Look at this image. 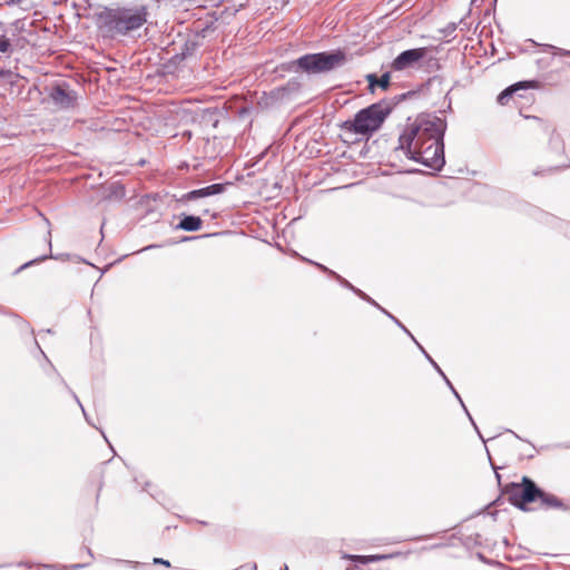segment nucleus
I'll use <instances>...</instances> for the list:
<instances>
[{
  "label": "nucleus",
  "instance_id": "17",
  "mask_svg": "<svg viewBox=\"0 0 570 570\" xmlns=\"http://www.w3.org/2000/svg\"><path fill=\"white\" fill-rule=\"evenodd\" d=\"M383 313L389 316L391 320H393L395 322V324H397V326H400L407 335L411 336V338L416 342V340L414 338V336L411 334V332L396 318L394 317L391 313H389L386 309H383Z\"/></svg>",
  "mask_w": 570,
  "mask_h": 570
},
{
  "label": "nucleus",
  "instance_id": "26",
  "mask_svg": "<svg viewBox=\"0 0 570 570\" xmlns=\"http://www.w3.org/2000/svg\"><path fill=\"white\" fill-rule=\"evenodd\" d=\"M548 48H551V49H554V50H558L559 55L561 56H568L570 55V49L569 50H563V49H558L551 45L547 46Z\"/></svg>",
  "mask_w": 570,
  "mask_h": 570
},
{
  "label": "nucleus",
  "instance_id": "21",
  "mask_svg": "<svg viewBox=\"0 0 570 570\" xmlns=\"http://www.w3.org/2000/svg\"><path fill=\"white\" fill-rule=\"evenodd\" d=\"M399 556H401L400 552L389 553V554H376V561L389 560V559H393Z\"/></svg>",
  "mask_w": 570,
  "mask_h": 570
},
{
  "label": "nucleus",
  "instance_id": "28",
  "mask_svg": "<svg viewBox=\"0 0 570 570\" xmlns=\"http://www.w3.org/2000/svg\"><path fill=\"white\" fill-rule=\"evenodd\" d=\"M86 566H87V563H83V564L76 563V564L70 566L69 569L75 570V569L85 568Z\"/></svg>",
  "mask_w": 570,
  "mask_h": 570
},
{
  "label": "nucleus",
  "instance_id": "16",
  "mask_svg": "<svg viewBox=\"0 0 570 570\" xmlns=\"http://www.w3.org/2000/svg\"><path fill=\"white\" fill-rule=\"evenodd\" d=\"M11 50L10 40L6 36H0V52L7 53Z\"/></svg>",
  "mask_w": 570,
  "mask_h": 570
},
{
  "label": "nucleus",
  "instance_id": "30",
  "mask_svg": "<svg viewBox=\"0 0 570 570\" xmlns=\"http://www.w3.org/2000/svg\"><path fill=\"white\" fill-rule=\"evenodd\" d=\"M154 247H156V245L147 246L145 249H150V248H154Z\"/></svg>",
  "mask_w": 570,
  "mask_h": 570
},
{
  "label": "nucleus",
  "instance_id": "1",
  "mask_svg": "<svg viewBox=\"0 0 570 570\" xmlns=\"http://www.w3.org/2000/svg\"><path fill=\"white\" fill-rule=\"evenodd\" d=\"M446 121L438 116L422 115L410 124L399 137L395 153L434 170L445 164L443 137Z\"/></svg>",
  "mask_w": 570,
  "mask_h": 570
},
{
  "label": "nucleus",
  "instance_id": "5",
  "mask_svg": "<svg viewBox=\"0 0 570 570\" xmlns=\"http://www.w3.org/2000/svg\"><path fill=\"white\" fill-rule=\"evenodd\" d=\"M389 114L390 109L387 107L381 104H373L355 115L353 122H351V128L356 134H371L382 126Z\"/></svg>",
  "mask_w": 570,
  "mask_h": 570
},
{
  "label": "nucleus",
  "instance_id": "11",
  "mask_svg": "<svg viewBox=\"0 0 570 570\" xmlns=\"http://www.w3.org/2000/svg\"><path fill=\"white\" fill-rule=\"evenodd\" d=\"M530 83L531 82H518L517 85L508 87L498 96V102L505 105L517 90L529 87Z\"/></svg>",
  "mask_w": 570,
  "mask_h": 570
},
{
  "label": "nucleus",
  "instance_id": "27",
  "mask_svg": "<svg viewBox=\"0 0 570 570\" xmlns=\"http://www.w3.org/2000/svg\"><path fill=\"white\" fill-rule=\"evenodd\" d=\"M377 562L376 561V554L366 556V564Z\"/></svg>",
  "mask_w": 570,
  "mask_h": 570
},
{
  "label": "nucleus",
  "instance_id": "31",
  "mask_svg": "<svg viewBox=\"0 0 570 570\" xmlns=\"http://www.w3.org/2000/svg\"><path fill=\"white\" fill-rule=\"evenodd\" d=\"M88 554L92 558V552L90 549H87Z\"/></svg>",
  "mask_w": 570,
  "mask_h": 570
},
{
  "label": "nucleus",
  "instance_id": "20",
  "mask_svg": "<svg viewBox=\"0 0 570 570\" xmlns=\"http://www.w3.org/2000/svg\"><path fill=\"white\" fill-rule=\"evenodd\" d=\"M366 81L368 83V87L372 91H374L375 86H377L379 78L374 73H368L366 76Z\"/></svg>",
  "mask_w": 570,
  "mask_h": 570
},
{
  "label": "nucleus",
  "instance_id": "2",
  "mask_svg": "<svg viewBox=\"0 0 570 570\" xmlns=\"http://www.w3.org/2000/svg\"><path fill=\"white\" fill-rule=\"evenodd\" d=\"M147 14L145 6L105 8L97 14V24L106 36H126L142 27Z\"/></svg>",
  "mask_w": 570,
  "mask_h": 570
},
{
  "label": "nucleus",
  "instance_id": "32",
  "mask_svg": "<svg viewBox=\"0 0 570 570\" xmlns=\"http://www.w3.org/2000/svg\"><path fill=\"white\" fill-rule=\"evenodd\" d=\"M495 476H497L498 481H500V474L498 472H495Z\"/></svg>",
  "mask_w": 570,
  "mask_h": 570
},
{
  "label": "nucleus",
  "instance_id": "33",
  "mask_svg": "<svg viewBox=\"0 0 570 570\" xmlns=\"http://www.w3.org/2000/svg\"><path fill=\"white\" fill-rule=\"evenodd\" d=\"M285 570H288V568H287V567H285Z\"/></svg>",
  "mask_w": 570,
  "mask_h": 570
},
{
  "label": "nucleus",
  "instance_id": "7",
  "mask_svg": "<svg viewBox=\"0 0 570 570\" xmlns=\"http://www.w3.org/2000/svg\"><path fill=\"white\" fill-rule=\"evenodd\" d=\"M50 98L55 105L60 108L73 107L77 101V92L65 85H58L52 88Z\"/></svg>",
  "mask_w": 570,
  "mask_h": 570
},
{
  "label": "nucleus",
  "instance_id": "19",
  "mask_svg": "<svg viewBox=\"0 0 570 570\" xmlns=\"http://www.w3.org/2000/svg\"><path fill=\"white\" fill-rule=\"evenodd\" d=\"M356 295L360 296L362 299L368 302L370 304L376 306L379 309H381L383 312L384 308L382 306H380L374 299H372L368 295H366L361 289L356 291Z\"/></svg>",
  "mask_w": 570,
  "mask_h": 570
},
{
  "label": "nucleus",
  "instance_id": "4",
  "mask_svg": "<svg viewBox=\"0 0 570 570\" xmlns=\"http://www.w3.org/2000/svg\"><path fill=\"white\" fill-rule=\"evenodd\" d=\"M346 62V55L342 50L307 53L289 63V70L308 75L330 72Z\"/></svg>",
  "mask_w": 570,
  "mask_h": 570
},
{
  "label": "nucleus",
  "instance_id": "13",
  "mask_svg": "<svg viewBox=\"0 0 570 570\" xmlns=\"http://www.w3.org/2000/svg\"><path fill=\"white\" fill-rule=\"evenodd\" d=\"M423 355L426 357V360L431 363V365L435 368V371L441 375L444 376V372L441 370V367L438 365V363L430 356V354L417 343L415 342Z\"/></svg>",
  "mask_w": 570,
  "mask_h": 570
},
{
  "label": "nucleus",
  "instance_id": "6",
  "mask_svg": "<svg viewBox=\"0 0 570 570\" xmlns=\"http://www.w3.org/2000/svg\"><path fill=\"white\" fill-rule=\"evenodd\" d=\"M428 48H414L402 51L391 62V68L394 71H404L406 69L420 67V63L428 56Z\"/></svg>",
  "mask_w": 570,
  "mask_h": 570
},
{
  "label": "nucleus",
  "instance_id": "12",
  "mask_svg": "<svg viewBox=\"0 0 570 570\" xmlns=\"http://www.w3.org/2000/svg\"><path fill=\"white\" fill-rule=\"evenodd\" d=\"M443 380L445 381L446 385L450 387V391H452V393L455 395V397L459 400V402L461 403L462 407L464 409L466 415L469 416L471 423L473 424L474 429L476 430L478 434L480 435V438H482L476 424L474 423L472 416L470 415L469 411L466 410L461 396L459 395V393L456 392V390L453 387L452 383L450 382V380L446 377V375L444 374V376H442Z\"/></svg>",
  "mask_w": 570,
  "mask_h": 570
},
{
  "label": "nucleus",
  "instance_id": "29",
  "mask_svg": "<svg viewBox=\"0 0 570 570\" xmlns=\"http://www.w3.org/2000/svg\"><path fill=\"white\" fill-rule=\"evenodd\" d=\"M9 73V71L0 70V78L6 77Z\"/></svg>",
  "mask_w": 570,
  "mask_h": 570
},
{
  "label": "nucleus",
  "instance_id": "22",
  "mask_svg": "<svg viewBox=\"0 0 570 570\" xmlns=\"http://www.w3.org/2000/svg\"><path fill=\"white\" fill-rule=\"evenodd\" d=\"M48 257L49 256H47V255L40 256L39 258L32 259V261L26 263L24 265H22L21 268L28 267V266L32 265L36 262H42V261L47 259Z\"/></svg>",
  "mask_w": 570,
  "mask_h": 570
},
{
  "label": "nucleus",
  "instance_id": "10",
  "mask_svg": "<svg viewBox=\"0 0 570 570\" xmlns=\"http://www.w3.org/2000/svg\"><path fill=\"white\" fill-rule=\"evenodd\" d=\"M311 264H314L316 265L322 272L324 273H327L328 275H331L332 277H334L342 286L353 291L355 294H356V291H360L358 288H356L355 286H353L347 279H345L344 277H342L341 275H338L337 273H335L334 271L327 268L326 266L320 264V263H314L312 261H308Z\"/></svg>",
  "mask_w": 570,
  "mask_h": 570
},
{
  "label": "nucleus",
  "instance_id": "3",
  "mask_svg": "<svg viewBox=\"0 0 570 570\" xmlns=\"http://www.w3.org/2000/svg\"><path fill=\"white\" fill-rule=\"evenodd\" d=\"M509 501L520 510L525 511V504L540 500L541 507L549 509L563 508L562 501L553 494L542 491L531 479L523 476L521 483H509L504 490Z\"/></svg>",
  "mask_w": 570,
  "mask_h": 570
},
{
  "label": "nucleus",
  "instance_id": "9",
  "mask_svg": "<svg viewBox=\"0 0 570 570\" xmlns=\"http://www.w3.org/2000/svg\"><path fill=\"white\" fill-rule=\"evenodd\" d=\"M200 227H202V219L199 217L193 216V215L184 216L178 224V228L187 230V232H196V230L200 229Z\"/></svg>",
  "mask_w": 570,
  "mask_h": 570
},
{
  "label": "nucleus",
  "instance_id": "14",
  "mask_svg": "<svg viewBox=\"0 0 570 570\" xmlns=\"http://www.w3.org/2000/svg\"><path fill=\"white\" fill-rule=\"evenodd\" d=\"M390 72H384L377 81V87H380L383 90H386L390 87Z\"/></svg>",
  "mask_w": 570,
  "mask_h": 570
},
{
  "label": "nucleus",
  "instance_id": "8",
  "mask_svg": "<svg viewBox=\"0 0 570 570\" xmlns=\"http://www.w3.org/2000/svg\"><path fill=\"white\" fill-rule=\"evenodd\" d=\"M226 184H213L204 188L194 189L185 194L183 200H196L203 197H209L213 195L222 194L225 190Z\"/></svg>",
  "mask_w": 570,
  "mask_h": 570
},
{
  "label": "nucleus",
  "instance_id": "23",
  "mask_svg": "<svg viewBox=\"0 0 570 570\" xmlns=\"http://www.w3.org/2000/svg\"><path fill=\"white\" fill-rule=\"evenodd\" d=\"M550 144L551 145H558L557 147H560L561 149H563V147L561 146V141L559 139V136H556L554 134L550 137Z\"/></svg>",
  "mask_w": 570,
  "mask_h": 570
},
{
  "label": "nucleus",
  "instance_id": "15",
  "mask_svg": "<svg viewBox=\"0 0 570 570\" xmlns=\"http://www.w3.org/2000/svg\"><path fill=\"white\" fill-rule=\"evenodd\" d=\"M111 195L118 199H121L125 197V188L119 184H115L111 186Z\"/></svg>",
  "mask_w": 570,
  "mask_h": 570
},
{
  "label": "nucleus",
  "instance_id": "18",
  "mask_svg": "<svg viewBox=\"0 0 570 570\" xmlns=\"http://www.w3.org/2000/svg\"><path fill=\"white\" fill-rule=\"evenodd\" d=\"M343 558L347 559V560H351V561H354V562H357V563H361V564H366V556L344 554Z\"/></svg>",
  "mask_w": 570,
  "mask_h": 570
},
{
  "label": "nucleus",
  "instance_id": "25",
  "mask_svg": "<svg viewBox=\"0 0 570 570\" xmlns=\"http://www.w3.org/2000/svg\"><path fill=\"white\" fill-rule=\"evenodd\" d=\"M70 392H71V394H72L73 399L76 400V402H77V403L79 404V406L81 407L82 413H83V415H85L86 420L89 422L88 416H87V413H86V411H85V409H83L82 404L80 403V401H79L78 396H77L72 391H70Z\"/></svg>",
  "mask_w": 570,
  "mask_h": 570
},
{
  "label": "nucleus",
  "instance_id": "24",
  "mask_svg": "<svg viewBox=\"0 0 570 570\" xmlns=\"http://www.w3.org/2000/svg\"><path fill=\"white\" fill-rule=\"evenodd\" d=\"M154 563H155V564H164V566H166V567H170L169 561H168V560H165V559H163V558H155V559H154Z\"/></svg>",
  "mask_w": 570,
  "mask_h": 570
}]
</instances>
